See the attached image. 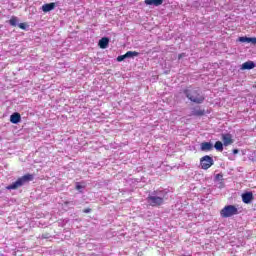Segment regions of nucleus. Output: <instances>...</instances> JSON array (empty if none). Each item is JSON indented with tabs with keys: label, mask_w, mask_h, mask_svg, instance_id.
Returning a JSON list of instances; mask_svg holds the SVG:
<instances>
[{
	"label": "nucleus",
	"mask_w": 256,
	"mask_h": 256,
	"mask_svg": "<svg viewBox=\"0 0 256 256\" xmlns=\"http://www.w3.org/2000/svg\"><path fill=\"white\" fill-rule=\"evenodd\" d=\"M200 149L201 151H213V144L211 142H202Z\"/></svg>",
	"instance_id": "9"
},
{
	"label": "nucleus",
	"mask_w": 256,
	"mask_h": 256,
	"mask_svg": "<svg viewBox=\"0 0 256 256\" xmlns=\"http://www.w3.org/2000/svg\"><path fill=\"white\" fill-rule=\"evenodd\" d=\"M221 217L227 219L233 217V215H239V210L235 205H227L220 211Z\"/></svg>",
	"instance_id": "4"
},
{
	"label": "nucleus",
	"mask_w": 256,
	"mask_h": 256,
	"mask_svg": "<svg viewBox=\"0 0 256 256\" xmlns=\"http://www.w3.org/2000/svg\"><path fill=\"white\" fill-rule=\"evenodd\" d=\"M223 142H221V141H217V142H215V144H214V148L216 149V151H223Z\"/></svg>",
	"instance_id": "18"
},
{
	"label": "nucleus",
	"mask_w": 256,
	"mask_h": 256,
	"mask_svg": "<svg viewBox=\"0 0 256 256\" xmlns=\"http://www.w3.org/2000/svg\"><path fill=\"white\" fill-rule=\"evenodd\" d=\"M124 55L126 56V59H129V57H139V52H137V51H128Z\"/></svg>",
	"instance_id": "15"
},
{
	"label": "nucleus",
	"mask_w": 256,
	"mask_h": 256,
	"mask_svg": "<svg viewBox=\"0 0 256 256\" xmlns=\"http://www.w3.org/2000/svg\"><path fill=\"white\" fill-rule=\"evenodd\" d=\"M19 19L17 18V16H12L9 20V24L12 27H17V23H18Z\"/></svg>",
	"instance_id": "16"
},
{
	"label": "nucleus",
	"mask_w": 256,
	"mask_h": 256,
	"mask_svg": "<svg viewBox=\"0 0 256 256\" xmlns=\"http://www.w3.org/2000/svg\"><path fill=\"white\" fill-rule=\"evenodd\" d=\"M125 59H127V57L125 56V54H124V55H120V56L117 57V61H118L119 63H121V61H125Z\"/></svg>",
	"instance_id": "19"
},
{
	"label": "nucleus",
	"mask_w": 256,
	"mask_h": 256,
	"mask_svg": "<svg viewBox=\"0 0 256 256\" xmlns=\"http://www.w3.org/2000/svg\"><path fill=\"white\" fill-rule=\"evenodd\" d=\"M183 93L189 101L196 103V105H201L205 101V95H203L199 88L188 87L183 90Z\"/></svg>",
	"instance_id": "1"
},
{
	"label": "nucleus",
	"mask_w": 256,
	"mask_h": 256,
	"mask_svg": "<svg viewBox=\"0 0 256 256\" xmlns=\"http://www.w3.org/2000/svg\"><path fill=\"white\" fill-rule=\"evenodd\" d=\"M29 181H33V174H25L24 176L18 178L14 183L8 185L6 189L8 191L19 189V187H23L25 183H29Z\"/></svg>",
	"instance_id": "3"
},
{
	"label": "nucleus",
	"mask_w": 256,
	"mask_h": 256,
	"mask_svg": "<svg viewBox=\"0 0 256 256\" xmlns=\"http://www.w3.org/2000/svg\"><path fill=\"white\" fill-rule=\"evenodd\" d=\"M222 141L224 147H229V145H233V136L230 133L222 134Z\"/></svg>",
	"instance_id": "6"
},
{
	"label": "nucleus",
	"mask_w": 256,
	"mask_h": 256,
	"mask_svg": "<svg viewBox=\"0 0 256 256\" xmlns=\"http://www.w3.org/2000/svg\"><path fill=\"white\" fill-rule=\"evenodd\" d=\"M192 115H194L195 117H203V115H205V110H201V109L194 110L192 112Z\"/></svg>",
	"instance_id": "17"
},
{
	"label": "nucleus",
	"mask_w": 256,
	"mask_h": 256,
	"mask_svg": "<svg viewBox=\"0 0 256 256\" xmlns=\"http://www.w3.org/2000/svg\"><path fill=\"white\" fill-rule=\"evenodd\" d=\"M167 192L163 190H155L147 197V202L150 207H161L165 203Z\"/></svg>",
	"instance_id": "2"
},
{
	"label": "nucleus",
	"mask_w": 256,
	"mask_h": 256,
	"mask_svg": "<svg viewBox=\"0 0 256 256\" xmlns=\"http://www.w3.org/2000/svg\"><path fill=\"white\" fill-rule=\"evenodd\" d=\"M237 153H239V150L238 149H234L233 150V155H237Z\"/></svg>",
	"instance_id": "25"
},
{
	"label": "nucleus",
	"mask_w": 256,
	"mask_h": 256,
	"mask_svg": "<svg viewBox=\"0 0 256 256\" xmlns=\"http://www.w3.org/2000/svg\"><path fill=\"white\" fill-rule=\"evenodd\" d=\"M98 45L100 49H107V47H109V38L103 37L102 39L99 40Z\"/></svg>",
	"instance_id": "10"
},
{
	"label": "nucleus",
	"mask_w": 256,
	"mask_h": 256,
	"mask_svg": "<svg viewBox=\"0 0 256 256\" xmlns=\"http://www.w3.org/2000/svg\"><path fill=\"white\" fill-rule=\"evenodd\" d=\"M81 189H83V186H81V184L77 183L76 184V190L79 191Z\"/></svg>",
	"instance_id": "22"
},
{
	"label": "nucleus",
	"mask_w": 256,
	"mask_h": 256,
	"mask_svg": "<svg viewBox=\"0 0 256 256\" xmlns=\"http://www.w3.org/2000/svg\"><path fill=\"white\" fill-rule=\"evenodd\" d=\"M10 121L17 125V123H21V114L19 112H15L10 116Z\"/></svg>",
	"instance_id": "8"
},
{
	"label": "nucleus",
	"mask_w": 256,
	"mask_h": 256,
	"mask_svg": "<svg viewBox=\"0 0 256 256\" xmlns=\"http://www.w3.org/2000/svg\"><path fill=\"white\" fill-rule=\"evenodd\" d=\"M53 9H55V3H48V4H44L42 6V11L44 13H49V11H53Z\"/></svg>",
	"instance_id": "12"
},
{
	"label": "nucleus",
	"mask_w": 256,
	"mask_h": 256,
	"mask_svg": "<svg viewBox=\"0 0 256 256\" xmlns=\"http://www.w3.org/2000/svg\"><path fill=\"white\" fill-rule=\"evenodd\" d=\"M83 213H91V208H86L83 210Z\"/></svg>",
	"instance_id": "23"
},
{
	"label": "nucleus",
	"mask_w": 256,
	"mask_h": 256,
	"mask_svg": "<svg viewBox=\"0 0 256 256\" xmlns=\"http://www.w3.org/2000/svg\"><path fill=\"white\" fill-rule=\"evenodd\" d=\"M255 199V196H253V192H246L242 194V201L246 205H249L253 200Z\"/></svg>",
	"instance_id": "7"
},
{
	"label": "nucleus",
	"mask_w": 256,
	"mask_h": 256,
	"mask_svg": "<svg viewBox=\"0 0 256 256\" xmlns=\"http://www.w3.org/2000/svg\"><path fill=\"white\" fill-rule=\"evenodd\" d=\"M18 27H19V29L25 30V29H27V23H20V24L18 25Z\"/></svg>",
	"instance_id": "21"
},
{
	"label": "nucleus",
	"mask_w": 256,
	"mask_h": 256,
	"mask_svg": "<svg viewBox=\"0 0 256 256\" xmlns=\"http://www.w3.org/2000/svg\"><path fill=\"white\" fill-rule=\"evenodd\" d=\"M239 41H240V43H252L253 45H256V38L255 37H252V38H249L247 36L239 37Z\"/></svg>",
	"instance_id": "11"
},
{
	"label": "nucleus",
	"mask_w": 256,
	"mask_h": 256,
	"mask_svg": "<svg viewBox=\"0 0 256 256\" xmlns=\"http://www.w3.org/2000/svg\"><path fill=\"white\" fill-rule=\"evenodd\" d=\"M145 5H155V7H159V5H163V0H145Z\"/></svg>",
	"instance_id": "13"
},
{
	"label": "nucleus",
	"mask_w": 256,
	"mask_h": 256,
	"mask_svg": "<svg viewBox=\"0 0 256 256\" xmlns=\"http://www.w3.org/2000/svg\"><path fill=\"white\" fill-rule=\"evenodd\" d=\"M183 57H185V53H181L178 55V59H183Z\"/></svg>",
	"instance_id": "24"
},
{
	"label": "nucleus",
	"mask_w": 256,
	"mask_h": 256,
	"mask_svg": "<svg viewBox=\"0 0 256 256\" xmlns=\"http://www.w3.org/2000/svg\"><path fill=\"white\" fill-rule=\"evenodd\" d=\"M215 179H216V181H223V174H217L216 176H215Z\"/></svg>",
	"instance_id": "20"
},
{
	"label": "nucleus",
	"mask_w": 256,
	"mask_h": 256,
	"mask_svg": "<svg viewBox=\"0 0 256 256\" xmlns=\"http://www.w3.org/2000/svg\"><path fill=\"white\" fill-rule=\"evenodd\" d=\"M241 69L247 70V69H255V62L253 61H247L242 64Z\"/></svg>",
	"instance_id": "14"
},
{
	"label": "nucleus",
	"mask_w": 256,
	"mask_h": 256,
	"mask_svg": "<svg viewBox=\"0 0 256 256\" xmlns=\"http://www.w3.org/2000/svg\"><path fill=\"white\" fill-rule=\"evenodd\" d=\"M71 202L69 201H64V205L67 207V205H69Z\"/></svg>",
	"instance_id": "26"
},
{
	"label": "nucleus",
	"mask_w": 256,
	"mask_h": 256,
	"mask_svg": "<svg viewBox=\"0 0 256 256\" xmlns=\"http://www.w3.org/2000/svg\"><path fill=\"white\" fill-rule=\"evenodd\" d=\"M213 158L209 155L203 156L200 159V165L201 169H204V171H207V169H210V167H213Z\"/></svg>",
	"instance_id": "5"
}]
</instances>
